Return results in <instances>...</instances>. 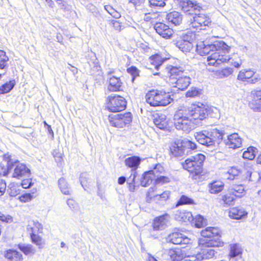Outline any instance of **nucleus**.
<instances>
[{"label":"nucleus","mask_w":261,"mask_h":261,"mask_svg":"<svg viewBox=\"0 0 261 261\" xmlns=\"http://www.w3.org/2000/svg\"><path fill=\"white\" fill-rule=\"evenodd\" d=\"M200 94V90L196 87H192L189 90L186 94L187 97L193 98L199 96Z\"/></svg>","instance_id":"52"},{"label":"nucleus","mask_w":261,"mask_h":261,"mask_svg":"<svg viewBox=\"0 0 261 261\" xmlns=\"http://www.w3.org/2000/svg\"><path fill=\"white\" fill-rule=\"evenodd\" d=\"M201 238L198 240L199 247L202 249L204 247H218L221 245L220 231L218 228L208 227L201 232Z\"/></svg>","instance_id":"4"},{"label":"nucleus","mask_w":261,"mask_h":261,"mask_svg":"<svg viewBox=\"0 0 261 261\" xmlns=\"http://www.w3.org/2000/svg\"><path fill=\"white\" fill-rule=\"evenodd\" d=\"M195 226L197 228L201 227L204 224V219L201 215H197L195 218H193V220H192Z\"/></svg>","instance_id":"51"},{"label":"nucleus","mask_w":261,"mask_h":261,"mask_svg":"<svg viewBox=\"0 0 261 261\" xmlns=\"http://www.w3.org/2000/svg\"><path fill=\"white\" fill-rule=\"evenodd\" d=\"M234 196L228 192V194L223 195L222 197V200L223 202L224 205L229 206L234 204L235 200Z\"/></svg>","instance_id":"41"},{"label":"nucleus","mask_w":261,"mask_h":261,"mask_svg":"<svg viewBox=\"0 0 261 261\" xmlns=\"http://www.w3.org/2000/svg\"><path fill=\"white\" fill-rule=\"evenodd\" d=\"M56 162L58 163H61L62 161L63 154L59 152L57 150H54L52 153Z\"/></svg>","instance_id":"61"},{"label":"nucleus","mask_w":261,"mask_h":261,"mask_svg":"<svg viewBox=\"0 0 261 261\" xmlns=\"http://www.w3.org/2000/svg\"><path fill=\"white\" fill-rule=\"evenodd\" d=\"M154 180L153 176L148 171L144 173L141 180V185L143 187H147Z\"/></svg>","instance_id":"38"},{"label":"nucleus","mask_w":261,"mask_h":261,"mask_svg":"<svg viewBox=\"0 0 261 261\" xmlns=\"http://www.w3.org/2000/svg\"><path fill=\"white\" fill-rule=\"evenodd\" d=\"M170 152L175 157H181L188 154V152L181 146V142H175L170 147Z\"/></svg>","instance_id":"24"},{"label":"nucleus","mask_w":261,"mask_h":261,"mask_svg":"<svg viewBox=\"0 0 261 261\" xmlns=\"http://www.w3.org/2000/svg\"><path fill=\"white\" fill-rule=\"evenodd\" d=\"M9 60V59L8 56L0 58V69H5L8 68V61Z\"/></svg>","instance_id":"59"},{"label":"nucleus","mask_w":261,"mask_h":261,"mask_svg":"<svg viewBox=\"0 0 261 261\" xmlns=\"http://www.w3.org/2000/svg\"><path fill=\"white\" fill-rule=\"evenodd\" d=\"M233 72V69L230 67H227L222 70H217L214 73L215 77L218 79H223L231 75Z\"/></svg>","instance_id":"33"},{"label":"nucleus","mask_w":261,"mask_h":261,"mask_svg":"<svg viewBox=\"0 0 261 261\" xmlns=\"http://www.w3.org/2000/svg\"><path fill=\"white\" fill-rule=\"evenodd\" d=\"M230 250L229 256L234 258L242 253V249L238 244H234L230 245Z\"/></svg>","instance_id":"40"},{"label":"nucleus","mask_w":261,"mask_h":261,"mask_svg":"<svg viewBox=\"0 0 261 261\" xmlns=\"http://www.w3.org/2000/svg\"><path fill=\"white\" fill-rule=\"evenodd\" d=\"M175 45L183 52H189L193 48V44L189 36H184L176 41Z\"/></svg>","instance_id":"18"},{"label":"nucleus","mask_w":261,"mask_h":261,"mask_svg":"<svg viewBox=\"0 0 261 261\" xmlns=\"http://www.w3.org/2000/svg\"><path fill=\"white\" fill-rule=\"evenodd\" d=\"M170 192L166 191L160 193L155 187H150L146 194L147 199L153 198L155 200L166 201L169 197Z\"/></svg>","instance_id":"14"},{"label":"nucleus","mask_w":261,"mask_h":261,"mask_svg":"<svg viewBox=\"0 0 261 261\" xmlns=\"http://www.w3.org/2000/svg\"><path fill=\"white\" fill-rule=\"evenodd\" d=\"M150 7L156 9L163 7L165 5V0H148Z\"/></svg>","instance_id":"49"},{"label":"nucleus","mask_w":261,"mask_h":261,"mask_svg":"<svg viewBox=\"0 0 261 261\" xmlns=\"http://www.w3.org/2000/svg\"><path fill=\"white\" fill-rule=\"evenodd\" d=\"M58 185L61 192L63 194L67 195L70 194V187L64 178H60L58 180Z\"/></svg>","instance_id":"34"},{"label":"nucleus","mask_w":261,"mask_h":261,"mask_svg":"<svg viewBox=\"0 0 261 261\" xmlns=\"http://www.w3.org/2000/svg\"><path fill=\"white\" fill-rule=\"evenodd\" d=\"M30 174V169L23 164H18L15 167L13 176L17 178L28 177Z\"/></svg>","instance_id":"20"},{"label":"nucleus","mask_w":261,"mask_h":261,"mask_svg":"<svg viewBox=\"0 0 261 261\" xmlns=\"http://www.w3.org/2000/svg\"><path fill=\"white\" fill-rule=\"evenodd\" d=\"M181 146L188 152V154L191 150L196 149L197 148L196 144L188 139H185L181 142Z\"/></svg>","instance_id":"37"},{"label":"nucleus","mask_w":261,"mask_h":261,"mask_svg":"<svg viewBox=\"0 0 261 261\" xmlns=\"http://www.w3.org/2000/svg\"><path fill=\"white\" fill-rule=\"evenodd\" d=\"M174 123L177 129L186 133L191 131L194 124L184 107H180L174 115Z\"/></svg>","instance_id":"7"},{"label":"nucleus","mask_w":261,"mask_h":261,"mask_svg":"<svg viewBox=\"0 0 261 261\" xmlns=\"http://www.w3.org/2000/svg\"><path fill=\"white\" fill-rule=\"evenodd\" d=\"M165 60L166 59H163L159 55H156L150 58L151 63L154 65L156 69H159V67L162 65Z\"/></svg>","instance_id":"44"},{"label":"nucleus","mask_w":261,"mask_h":261,"mask_svg":"<svg viewBox=\"0 0 261 261\" xmlns=\"http://www.w3.org/2000/svg\"><path fill=\"white\" fill-rule=\"evenodd\" d=\"M168 255L172 261H180L186 257L187 253L185 249L176 248L169 249L168 251Z\"/></svg>","instance_id":"19"},{"label":"nucleus","mask_w":261,"mask_h":261,"mask_svg":"<svg viewBox=\"0 0 261 261\" xmlns=\"http://www.w3.org/2000/svg\"><path fill=\"white\" fill-rule=\"evenodd\" d=\"M32 242L37 246H41L43 244L42 239L37 234H30Z\"/></svg>","instance_id":"54"},{"label":"nucleus","mask_w":261,"mask_h":261,"mask_svg":"<svg viewBox=\"0 0 261 261\" xmlns=\"http://www.w3.org/2000/svg\"><path fill=\"white\" fill-rule=\"evenodd\" d=\"M33 196L30 193H26L19 196V199L21 202H27L32 200Z\"/></svg>","instance_id":"60"},{"label":"nucleus","mask_w":261,"mask_h":261,"mask_svg":"<svg viewBox=\"0 0 261 261\" xmlns=\"http://www.w3.org/2000/svg\"><path fill=\"white\" fill-rule=\"evenodd\" d=\"M243 140L238 133H233L228 135L224 139L225 145L229 148L236 149L242 147Z\"/></svg>","instance_id":"13"},{"label":"nucleus","mask_w":261,"mask_h":261,"mask_svg":"<svg viewBox=\"0 0 261 261\" xmlns=\"http://www.w3.org/2000/svg\"><path fill=\"white\" fill-rule=\"evenodd\" d=\"M145 2V0H129V3L133 4L136 8L141 6Z\"/></svg>","instance_id":"64"},{"label":"nucleus","mask_w":261,"mask_h":261,"mask_svg":"<svg viewBox=\"0 0 261 261\" xmlns=\"http://www.w3.org/2000/svg\"><path fill=\"white\" fill-rule=\"evenodd\" d=\"M109 119L112 126L122 128L132 122V117L131 113L128 112L109 116Z\"/></svg>","instance_id":"10"},{"label":"nucleus","mask_w":261,"mask_h":261,"mask_svg":"<svg viewBox=\"0 0 261 261\" xmlns=\"http://www.w3.org/2000/svg\"><path fill=\"white\" fill-rule=\"evenodd\" d=\"M247 173V176H249L248 180L250 181L257 182L261 178L260 173L257 171L248 172Z\"/></svg>","instance_id":"53"},{"label":"nucleus","mask_w":261,"mask_h":261,"mask_svg":"<svg viewBox=\"0 0 261 261\" xmlns=\"http://www.w3.org/2000/svg\"><path fill=\"white\" fill-rule=\"evenodd\" d=\"M154 180L155 184H156L163 185L164 184L169 182L170 181V178L168 176L161 175L159 176H157V177L154 179Z\"/></svg>","instance_id":"55"},{"label":"nucleus","mask_w":261,"mask_h":261,"mask_svg":"<svg viewBox=\"0 0 261 261\" xmlns=\"http://www.w3.org/2000/svg\"><path fill=\"white\" fill-rule=\"evenodd\" d=\"M255 74V72L251 69H244L241 70L238 75L239 80L245 82L247 80L249 81L251 77Z\"/></svg>","instance_id":"32"},{"label":"nucleus","mask_w":261,"mask_h":261,"mask_svg":"<svg viewBox=\"0 0 261 261\" xmlns=\"http://www.w3.org/2000/svg\"><path fill=\"white\" fill-rule=\"evenodd\" d=\"M141 162V159L137 156H133L126 158L125 161V165L132 169L133 172L138 167Z\"/></svg>","instance_id":"27"},{"label":"nucleus","mask_w":261,"mask_h":261,"mask_svg":"<svg viewBox=\"0 0 261 261\" xmlns=\"http://www.w3.org/2000/svg\"><path fill=\"white\" fill-rule=\"evenodd\" d=\"M127 72L132 76V81L134 82L136 77L139 76V71L134 66H131L127 69Z\"/></svg>","instance_id":"57"},{"label":"nucleus","mask_w":261,"mask_h":261,"mask_svg":"<svg viewBox=\"0 0 261 261\" xmlns=\"http://www.w3.org/2000/svg\"><path fill=\"white\" fill-rule=\"evenodd\" d=\"M217 252L214 249L208 248L202 251L201 254L202 259H210L214 256Z\"/></svg>","instance_id":"48"},{"label":"nucleus","mask_w":261,"mask_h":261,"mask_svg":"<svg viewBox=\"0 0 261 261\" xmlns=\"http://www.w3.org/2000/svg\"><path fill=\"white\" fill-rule=\"evenodd\" d=\"M228 191L236 197L241 198L245 192L244 187L242 184H231L229 186Z\"/></svg>","instance_id":"25"},{"label":"nucleus","mask_w":261,"mask_h":261,"mask_svg":"<svg viewBox=\"0 0 261 261\" xmlns=\"http://www.w3.org/2000/svg\"><path fill=\"white\" fill-rule=\"evenodd\" d=\"M168 21L175 25H179L182 20V15L178 12L173 11L167 15Z\"/></svg>","instance_id":"29"},{"label":"nucleus","mask_w":261,"mask_h":261,"mask_svg":"<svg viewBox=\"0 0 261 261\" xmlns=\"http://www.w3.org/2000/svg\"><path fill=\"white\" fill-rule=\"evenodd\" d=\"M19 248L25 255H33L35 252V250L31 245H19Z\"/></svg>","instance_id":"46"},{"label":"nucleus","mask_w":261,"mask_h":261,"mask_svg":"<svg viewBox=\"0 0 261 261\" xmlns=\"http://www.w3.org/2000/svg\"><path fill=\"white\" fill-rule=\"evenodd\" d=\"M148 172L153 176V178L155 179L157 177V176L164 174V169L160 164H158L154 167L152 170H150Z\"/></svg>","instance_id":"42"},{"label":"nucleus","mask_w":261,"mask_h":261,"mask_svg":"<svg viewBox=\"0 0 261 261\" xmlns=\"http://www.w3.org/2000/svg\"><path fill=\"white\" fill-rule=\"evenodd\" d=\"M105 9L114 18L117 19L121 17L120 13L114 9L112 6L110 5L105 6Z\"/></svg>","instance_id":"50"},{"label":"nucleus","mask_w":261,"mask_h":261,"mask_svg":"<svg viewBox=\"0 0 261 261\" xmlns=\"http://www.w3.org/2000/svg\"><path fill=\"white\" fill-rule=\"evenodd\" d=\"M252 99L261 100V90H253L250 93Z\"/></svg>","instance_id":"58"},{"label":"nucleus","mask_w":261,"mask_h":261,"mask_svg":"<svg viewBox=\"0 0 261 261\" xmlns=\"http://www.w3.org/2000/svg\"><path fill=\"white\" fill-rule=\"evenodd\" d=\"M67 204L69 208L72 211H77L79 209L78 204L72 199H68L67 200Z\"/></svg>","instance_id":"56"},{"label":"nucleus","mask_w":261,"mask_h":261,"mask_svg":"<svg viewBox=\"0 0 261 261\" xmlns=\"http://www.w3.org/2000/svg\"><path fill=\"white\" fill-rule=\"evenodd\" d=\"M224 135L222 130L216 128H209L194 134L197 141L207 146L214 145L216 143L219 144L223 139Z\"/></svg>","instance_id":"3"},{"label":"nucleus","mask_w":261,"mask_h":261,"mask_svg":"<svg viewBox=\"0 0 261 261\" xmlns=\"http://www.w3.org/2000/svg\"><path fill=\"white\" fill-rule=\"evenodd\" d=\"M240 173V170L237 167H231L228 169L226 173L227 174L229 175L227 178L228 179L233 180L236 178V177L238 176Z\"/></svg>","instance_id":"45"},{"label":"nucleus","mask_w":261,"mask_h":261,"mask_svg":"<svg viewBox=\"0 0 261 261\" xmlns=\"http://www.w3.org/2000/svg\"><path fill=\"white\" fill-rule=\"evenodd\" d=\"M7 192L11 197H15L20 192L19 187L14 183H11L8 186Z\"/></svg>","instance_id":"39"},{"label":"nucleus","mask_w":261,"mask_h":261,"mask_svg":"<svg viewBox=\"0 0 261 261\" xmlns=\"http://www.w3.org/2000/svg\"><path fill=\"white\" fill-rule=\"evenodd\" d=\"M182 10L187 14L190 18L193 15H196L201 9V6L196 2L190 0H183L180 3Z\"/></svg>","instance_id":"11"},{"label":"nucleus","mask_w":261,"mask_h":261,"mask_svg":"<svg viewBox=\"0 0 261 261\" xmlns=\"http://www.w3.org/2000/svg\"><path fill=\"white\" fill-rule=\"evenodd\" d=\"M257 152V149L256 147L250 146L243 152V158L245 159L252 160L255 158Z\"/></svg>","instance_id":"35"},{"label":"nucleus","mask_w":261,"mask_h":261,"mask_svg":"<svg viewBox=\"0 0 261 261\" xmlns=\"http://www.w3.org/2000/svg\"><path fill=\"white\" fill-rule=\"evenodd\" d=\"M145 98L146 102L153 107L165 106L173 101L169 93L157 90L148 92Z\"/></svg>","instance_id":"6"},{"label":"nucleus","mask_w":261,"mask_h":261,"mask_svg":"<svg viewBox=\"0 0 261 261\" xmlns=\"http://www.w3.org/2000/svg\"><path fill=\"white\" fill-rule=\"evenodd\" d=\"M153 122L157 127L161 129H166L169 127L168 120L166 115H158L153 119Z\"/></svg>","instance_id":"26"},{"label":"nucleus","mask_w":261,"mask_h":261,"mask_svg":"<svg viewBox=\"0 0 261 261\" xmlns=\"http://www.w3.org/2000/svg\"><path fill=\"white\" fill-rule=\"evenodd\" d=\"M154 28L156 33L164 38H169L173 34V30L162 22H156Z\"/></svg>","instance_id":"16"},{"label":"nucleus","mask_w":261,"mask_h":261,"mask_svg":"<svg viewBox=\"0 0 261 261\" xmlns=\"http://www.w3.org/2000/svg\"><path fill=\"white\" fill-rule=\"evenodd\" d=\"M195 202L194 200L191 198L186 196L182 195L179 198V200L177 201L176 207H177L179 205H182L184 204H194Z\"/></svg>","instance_id":"43"},{"label":"nucleus","mask_w":261,"mask_h":261,"mask_svg":"<svg viewBox=\"0 0 261 261\" xmlns=\"http://www.w3.org/2000/svg\"><path fill=\"white\" fill-rule=\"evenodd\" d=\"M230 49V46L223 41L217 40L216 36H212L208 40L197 45V49L200 55H210L207 57L208 65L215 66L230 60L227 55Z\"/></svg>","instance_id":"1"},{"label":"nucleus","mask_w":261,"mask_h":261,"mask_svg":"<svg viewBox=\"0 0 261 261\" xmlns=\"http://www.w3.org/2000/svg\"><path fill=\"white\" fill-rule=\"evenodd\" d=\"M205 159L204 155L198 153L186 160L182 163V167L190 173L193 178L197 179L202 172V165Z\"/></svg>","instance_id":"5"},{"label":"nucleus","mask_w":261,"mask_h":261,"mask_svg":"<svg viewBox=\"0 0 261 261\" xmlns=\"http://www.w3.org/2000/svg\"><path fill=\"white\" fill-rule=\"evenodd\" d=\"M167 239L168 242L176 245L188 244L190 242L188 237L177 232L170 234Z\"/></svg>","instance_id":"15"},{"label":"nucleus","mask_w":261,"mask_h":261,"mask_svg":"<svg viewBox=\"0 0 261 261\" xmlns=\"http://www.w3.org/2000/svg\"><path fill=\"white\" fill-rule=\"evenodd\" d=\"M175 219L177 221L187 222L193 220V216L190 212L186 210L177 211L175 214Z\"/></svg>","instance_id":"23"},{"label":"nucleus","mask_w":261,"mask_h":261,"mask_svg":"<svg viewBox=\"0 0 261 261\" xmlns=\"http://www.w3.org/2000/svg\"><path fill=\"white\" fill-rule=\"evenodd\" d=\"M5 257L9 259L15 261H21L22 259V254L14 249H9L5 253Z\"/></svg>","instance_id":"30"},{"label":"nucleus","mask_w":261,"mask_h":261,"mask_svg":"<svg viewBox=\"0 0 261 261\" xmlns=\"http://www.w3.org/2000/svg\"><path fill=\"white\" fill-rule=\"evenodd\" d=\"M249 107L254 112H261V100L252 99L249 102Z\"/></svg>","instance_id":"47"},{"label":"nucleus","mask_w":261,"mask_h":261,"mask_svg":"<svg viewBox=\"0 0 261 261\" xmlns=\"http://www.w3.org/2000/svg\"><path fill=\"white\" fill-rule=\"evenodd\" d=\"M15 84V81L13 80L0 86V94H6L11 91Z\"/></svg>","instance_id":"36"},{"label":"nucleus","mask_w":261,"mask_h":261,"mask_svg":"<svg viewBox=\"0 0 261 261\" xmlns=\"http://www.w3.org/2000/svg\"><path fill=\"white\" fill-rule=\"evenodd\" d=\"M33 183L32 182L31 179H23L21 182V186L24 189H28L30 188Z\"/></svg>","instance_id":"62"},{"label":"nucleus","mask_w":261,"mask_h":261,"mask_svg":"<svg viewBox=\"0 0 261 261\" xmlns=\"http://www.w3.org/2000/svg\"><path fill=\"white\" fill-rule=\"evenodd\" d=\"M122 85L120 78L113 76L109 78L108 89L110 92L120 91L122 90Z\"/></svg>","instance_id":"21"},{"label":"nucleus","mask_w":261,"mask_h":261,"mask_svg":"<svg viewBox=\"0 0 261 261\" xmlns=\"http://www.w3.org/2000/svg\"><path fill=\"white\" fill-rule=\"evenodd\" d=\"M170 219V216L166 214L154 219L153 223V229L154 230H161L165 229L167 226Z\"/></svg>","instance_id":"17"},{"label":"nucleus","mask_w":261,"mask_h":261,"mask_svg":"<svg viewBox=\"0 0 261 261\" xmlns=\"http://www.w3.org/2000/svg\"><path fill=\"white\" fill-rule=\"evenodd\" d=\"M195 124H198L207 116V110L200 102L192 103L189 106H183Z\"/></svg>","instance_id":"8"},{"label":"nucleus","mask_w":261,"mask_h":261,"mask_svg":"<svg viewBox=\"0 0 261 261\" xmlns=\"http://www.w3.org/2000/svg\"><path fill=\"white\" fill-rule=\"evenodd\" d=\"M186 257H189V261H197L202 260L201 254H197L196 255H191L190 254H187Z\"/></svg>","instance_id":"63"},{"label":"nucleus","mask_w":261,"mask_h":261,"mask_svg":"<svg viewBox=\"0 0 261 261\" xmlns=\"http://www.w3.org/2000/svg\"><path fill=\"white\" fill-rule=\"evenodd\" d=\"M191 27L198 29L202 26L208 25L210 23V18L203 14L196 13V15H193L189 18Z\"/></svg>","instance_id":"12"},{"label":"nucleus","mask_w":261,"mask_h":261,"mask_svg":"<svg viewBox=\"0 0 261 261\" xmlns=\"http://www.w3.org/2000/svg\"><path fill=\"white\" fill-rule=\"evenodd\" d=\"M27 229L30 234L40 233L42 232L43 226L39 222L33 221L29 222Z\"/></svg>","instance_id":"28"},{"label":"nucleus","mask_w":261,"mask_h":261,"mask_svg":"<svg viewBox=\"0 0 261 261\" xmlns=\"http://www.w3.org/2000/svg\"><path fill=\"white\" fill-rule=\"evenodd\" d=\"M224 184L221 181H215L209 184V191L212 194H217L224 189Z\"/></svg>","instance_id":"31"},{"label":"nucleus","mask_w":261,"mask_h":261,"mask_svg":"<svg viewBox=\"0 0 261 261\" xmlns=\"http://www.w3.org/2000/svg\"><path fill=\"white\" fill-rule=\"evenodd\" d=\"M166 70L169 76V80L172 84H175L173 87L179 90H184L191 84V79L187 76L184 75V69L181 67L168 65Z\"/></svg>","instance_id":"2"},{"label":"nucleus","mask_w":261,"mask_h":261,"mask_svg":"<svg viewBox=\"0 0 261 261\" xmlns=\"http://www.w3.org/2000/svg\"><path fill=\"white\" fill-rule=\"evenodd\" d=\"M248 213L241 206L231 208L229 212V216L231 219L240 220L245 218Z\"/></svg>","instance_id":"22"},{"label":"nucleus","mask_w":261,"mask_h":261,"mask_svg":"<svg viewBox=\"0 0 261 261\" xmlns=\"http://www.w3.org/2000/svg\"><path fill=\"white\" fill-rule=\"evenodd\" d=\"M126 107L125 98L120 95H111L107 97L106 107L112 112H120L124 110Z\"/></svg>","instance_id":"9"}]
</instances>
